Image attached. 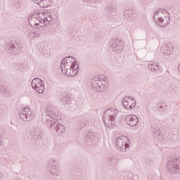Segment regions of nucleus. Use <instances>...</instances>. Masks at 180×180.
<instances>
[{"mask_svg":"<svg viewBox=\"0 0 180 180\" xmlns=\"http://www.w3.org/2000/svg\"><path fill=\"white\" fill-rule=\"evenodd\" d=\"M60 68L63 74L73 77L79 72V65L78 60L72 56H68L62 60Z\"/></svg>","mask_w":180,"mask_h":180,"instance_id":"nucleus-1","label":"nucleus"},{"mask_svg":"<svg viewBox=\"0 0 180 180\" xmlns=\"http://www.w3.org/2000/svg\"><path fill=\"white\" fill-rule=\"evenodd\" d=\"M119 114V110L117 108H111L107 109L103 115V122L105 127L112 129L116 124V117Z\"/></svg>","mask_w":180,"mask_h":180,"instance_id":"nucleus-2","label":"nucleus"},{"mask_svg":"<svg viewBox=\"0 0 180 180\" xmlns=\"http://www.w3.org/2000/svg\"><path fill=\"white\" fill-rule=\"evenodd\" d=\"M130 139L126 136H120L115 141V146L120 153H127L130 148Z\"/></svg>","mask_w":180,"mask_h":180,"instance_id":"nucleus-3","label":"nucleus"},{"mask_svg":"<svg viewBox=\"0 0 180 180\" xmlns=\"http://www.w3.org/2000/svg\"><path fill=\"white\" fill-rule=\"evenodd\" d=\"M166 168L170 175H180V158H172L169 160Z\"/></svg>","mask_w":180,"mask_h":180,"instance_id":"nucleus-4","label":"nucleus"},{"mask_svg":"<svg viewBox=\"0 0 180 180\" xmlns=\"http://www.w3.org/2000/svg\"><path fill=\"white\" fill-rule=\"evenodd\" d=\"M164 13H167V11L164 9H158L155 12L154 19L158 23V26L165 27L171 22V18L165 15Z\"/></svg>","mask_w":180,"mask_h":180,"instance_id":"nucleus-5","label":"nucleus"},{"mask_svg":"<svg viewBox=\"0 0 180 180\" xmlns=\"http://www.w3.org/2000/svg\"><path fill=\"white\" fill-rule=\"evenodd\" d=\"M91 88L96 92H105L106 89V81L99 77H96L91 80Z\"/></svg>","mask_w":180,"mask_h":180,"instance_id":"nucleus-6","label":"nucleus"},{"mask_svg":"<svg viewBox=\"0 0 180 180\" xmlns=\"http://www.w3.org/2000/svg\"><path fill=\"white\" fill-rule=\"evenodd\" d=\"M46 168L49 172L54 176H60V175H61L60 165H58V162H57L54 159H51L48 162Z\"/></svg>","mask_w":180,"mask_h":180,"instance_id":"nucleus-7","label":"nucleus"},{"mask_svg":"<svg viewBox=\"0 0 180 180\" xmlns=\"http://www.w3.org/2000/svg\"><path fill=\"white\" fill-rule=\"evenodd\" d=\"M111 47L112 51L120 54L123 51V42L120 38H114L111 40Z\"/></svg>","mask_w":180,"mask_h":180,"instance_id":"nucleus-8","label":"nucleus"},{"mask_svg":"<svg viewBox=\"0 0 180 180\" xmlns=\"http://www.w3.org/2000/svg\"><path fill=\"white\" fill-rule=\"evenodd\" d=\"M107 17L109 20H113L117 16V6L111 2L107 6Z\"/></svg>","mask_w":180,"mask_h":180,"instance_id":"nucleus-9","label":"nucleus"},{"mask_svg":"<svg viewBox=\"0 0 180 180\" xmlns=\"http://www.w3.org/2000/svg\"><path fill=\"white\" fill-rule=\"evenodd\" d=\"M32 86L39 94H44V82L39 78H34L32 81Z\"/></svg>","mask_w":180,"mask_h":180,"instance_id":"nucleus-10","label":"nucleus"},{"mask_svg":"<svg viewBox=\"0 0 180 180\" xmlns=\"http://www.w3.org/2000/svg\"><path fill=\"white\" fill-rule=\"evenodd\" d=\"M19 116L23 122H30V120H32L33 117H34V115L32 113V111L29 108H25L23 110H21Z\"/></svg>","mask_w":180,"mask_h":180,"instance_id":"nucleus-11","label":"nucleus"},{"mask_svg":"<svg viewBox=\"0 0 180 180\" xmlns=\"http://www.w3.org/2000/svg\"><path fill=\"white\" fill-rule=\"evenodd\" d=\"M47 122L49 124H51L50 128L51 129V130H56L58 134H63V133L65 131V127H64V125H63L58 121H55L54 122H53V121L48 120Z\"/></svg>","mask_w":180,"mask_h":180,"instance_id":"nucleus-12","label":"nucleus"},{"mask_svg":"<svg viewBox=\"0 0 180 180\" xmlns=\"http://www.w3.org/2000/svg\"><path fill=\"white\" fill-rule=\"evenodd\" d=\"M39 18H41V27H43L44 25H49L51 20H53V17L50 13L39 12Z\"/></svg>","mask_w":180,"mask_h":180,"instance_id":"nucleus-13","label":"nucleus"},{"mask_svg":"<svg viewBox=\"0 0 180 180\" xmlns=\"http://www.w3.org/2000/svg\"><path fill=\"white\" fill-rule=\"evenodd\" d=\"M122 105L125 109H133L136 108V100L133 97H124L122 100Z\"/></svg>","mask_w":180,"mask_h":180,"instance_id":"nucleus-14","label":"nucleus"},{"mask_svg":"<svg viewBox=\"0 0 180 180\" xmlns=\"http://www.w3.org/2000/svg\"><path fill=\"white\" fill-rule=\"evenodd\" d=\"M29 134L32 140H40L43 137V129L41 128L34 127Z\"/></svg>","mask_w":180,"mask_h":180,"instance_id":"nucleus-15","label":"nucleus"},{"mask_svg":"<svg viewBox=\"0 0 180 180\" xmlns=\"http://www.w3.org/2000/svg\"><path fill=\"white\" fill-rule=\"evenodd\" d=\"M125 122L129 126L134 127L139 124V117L135 115H129L126 116Z\"/></svg>","mask_w":180,"mask_h":180,"instance_id":"nucleus-16","label":"nucleus"},{"mask_svg":"<svg viewBox=\"0 0 180 180\" xmlns=\"http://www.w3.org/2000/svg\"><path fill=\"white\" fill-rule=\"evenodd\" d=\"M28 22L31 26H39L41 22V17L40 18L39 13L29 17Z\"/></svg>","mask_w":180,"mask_h":180,"instance_id":"nucleus-17","label":"nucleus"},{"mask_svg":"<svg viewBox=\"0 0 180 180\" xmlns=\"http://www.w3.org/2000/svg\"><path fill=\"white\" fill-rule=\"evenodd\" d=\"M11 53L12 56H18L19 51L22 50V45L18 42L10 43Z\"/></svg>","mask_w":180,"mask_h":180,"instance_id":"nucleus-18","label":"nucleus"},{"mask_svg":"<svg viewBox=\"0 0 180 180\" xmlns=\"http://www.w3.org/2000/svg\"><path fill=\"white\" fill-rule=\"evenodd\" d=\"M161 51L165 57H168L174 51V47H172V44H165L161 47Z\"/></svg>","mask_w":180,"mask_h":180,"instance_id":"nucleus-19","label":"nucleus"},{"mask_svg":"<svg viewBox=\"0 0 180 180\" xmlns=\"http://www.w3.org/2000/svg\"><path fill=\"white\" fill-rule=\"evenodd\" d=\"M46 116L53 120H58L60 115H58V110L56 108H48L46 110Z\"/></svg>","mask_w":180,"mask_h":180,"instance_id":"nucleus-20","label":"nucleus"},{"mask_svg":"<svg viewBox=\"0 0 180 180\" xmlns=\"http://www.w3.org/2000/svg\"><path fill=\"white\" fill-rule=\"evenodd\" d=\"M119 162V157L115 155H110L108 157V167H115L117 165Z\"/></svg>","mask_w":180,"mask_h":180,"instance_id":"nucleus-21","label":"nucleus"},{"mask_svg":"<svg viewBox=\"0 0 180 180\" xmlns=\"http://www.w3.org/2000/svg\"><path fill=\"white\" fill-rule=\"evenodd\" d=\"M71 98L67 93H63L60 96V102L62 105H67L70 103Z\"/></svg>","mask_w":180,"mask_h":180,"instance_id":"nucleus-22","label":"nucleus"},{"mask_svg":"<svg viewBox=\"0 0 180 180\" xmlns=\"http://www.w3.org/2000/svg\"><path fill=\"white\" fill-rule=\"evenodd\" d=\"M85 139L86 140V141H89L90 143H92V141H94V140H95V134H94V132L89 131L86 136H85Z\"/></svg>","mask_w":180,"mask_h":180,"instance_id":"nucleus-23","label":"nucleus"},{"mask_svg":"<svg viewBox=\"0 0 180 180\" xmlns=\"http://www.w3.org/2000/svg\"><path fill=\"white\" fill-rule=\"evenodd\" d=\"M0 94H1V95H4L5 96H9L11 95L8 88H6L5 86H0Z\"/></svg>","mask_w":180,"mask_h":180,"instance_id":"nucleus-24","label":"nucleus"},{"mask_svg":"<svg viewBox=\"0 0 180 180\" xmlns=\"http://www.w3.org/2000/svg\"><path fill=\"white\" fill-rule=\"evenodd\" d=\"M124 17L126 18V19H130L131 18H133V15H134V13H133V11L130 10V9H127L124 13Z\"/></svg>","mask_w":180,"mask_h":180,"instance_id":"nucleus-25","label":"nucleus"},{"mask_svg":"<svg viewBox=\"0 0 180 180\" xmlns=\"http://www.w3.org/2000/svg\"><path fill=\"white\" fill-rule=\"evenodd\" d=\"M150 70L153 72L160 71V65H158V64L155 65V63L150 62Z\"/></svg>","mask_w":180,"mask_h":180,"instance_id":"nucleus-26","label":"nucleus"},{"mask_svg":"<svg viewBox=\"0 0 180 180\" xmlns=\"http://www.w3.org/2000/svg\"><path fill=\"white\" fill-rule=\"evenodd\" d=\"M22 5V2L19 0H13V6L15 8V9H19V8H20V6Z\"/></svg>","mask_w":180,"mask_h":180,"instance_id":"nucleus-27","label":"nucleus"},{"mask_svg":"<svg viewBox=\"0 0 180 180\" xmlns=\"http://www.w3.org/2000/svg\"><path fill=\"white\" fill-rule=\"evenodd\" d=\"M42 4L44 8H47L48 6H50V0H45V3L44 1H41L39 4Z\"/></svg>","mask_w":180,"mask_h":180,"instance_id":"nucleus-28","label":"nucleus"},{"mask_svg":"<svg viewBox=\"0 0 180 180\" xmlns=\"http://www.w3.org/2000/svg\"><path fill=\"white\" fill-rule=\"evenodd\" d=\"M36 35V32H30L28 34L29 39H34V36Z\"/></svg>","mask_w":180,"mask_h":180,"instance_id":"nucleus-29","label":"nucleus"},{"mask_svg":"<svg viewBox=\"0 0 180 180\" xmlns=\"http://www.w3.org/2000/svg\"><path fill=\"white\" fill-rule=\"evenodd\" d=\"M32 2L37 4V5H40L41 2H44V4H46V0H32Z\"/></svg>","mask_w":180,"mask_h":180,"instance_id":"nucleus-30","label":"nucleus"},{"mask_svg":"<svg viewBox=\"0 0 180 180\" xmlns=\"http://www.w3.org/2000/svg\"><path fill=\"white\" fill-rule=\"evenodd\" d=\"M159 110L160 112H165V108H164V106L162 105H159Z\"/></svg>","mask_w":180,"mask_h":180,"instance_id":"nucleus-31","label":"nucleus"},{"mask_svg":"<svg viewBox=\"0 0 180 180\" xmlns=\"http://www.w3.org/2000/svg\"><path fill=\"white\" fill-rule=\"evenodd\" d=\"M34 37H40V34L35 32Z\"/></svg>","mask_w":180,"mask_h":180,"instance_id":"nucleus-32","label":"nucleus"},{"mask_svg":"<svg viewBox=\"0 0 180 180\" xmlns=\"http://www.w3.org/2000/svg\"><path fill=\"white\" fill-rule=\"evenodd\" d=\"M2 145V140L0 139V146Z\"/></svg>","mask_w":180,"mask_h":180,"instance_id":"nucleus-33","label":"nucleus"},{"mask_svg":"<svg viewBox=\"0 0 180 180\" xmlns=\"http://www.w3.org/2000/svg\"><path fill=\"white\" fill-rule=\"evenodd\" d=\"M1 178H2V174L0 173V180L1 179Z\"/></svg>","mask_w":180,"mask_h":180,"instance_id":"nucleus-34","label":"nucleus"}]
</instances>
